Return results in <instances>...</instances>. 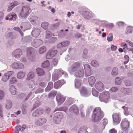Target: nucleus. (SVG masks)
I'll use <instances>...</instances> for the list:
<instances>
[{"label":"nucleus","instance_id":"1","mask_svg":"<svg viewBox=\"0 0 133 133\" xmlns=\"http://www.w3.org/2000/svg\"><path fill=\"white\" fill-rule=\"evenodd\" d=\"M104 114L99 107L96 108L93 111L92 120L94 122H99L103 118Z\"/></svg>","mask_w":133,"mask_h":133},{"label":"nucleus","instance_id":"2","mask_svg":"<svg viewBox=\"0 0 133 133\" xmlns=\"http://www.w3.org/2000/svg\"><path fill=\"white\" fill-rule=\"evenodd\" d=\"M62 75H63L64 77L65 78H67L68 77L67 73L62 69L55 70L52 75V81L55 82L58 80Z\"/></svg>","mask_w":133,"mask_h":133},{"label":"nucleus","instance_id":"3","mask_svg":"<svg viewBox=\"0 0 133 133\" xmlns=\"http://www.w3.org/2000/svg\"><path fill=\"white\" fill-rule=\"evenodd\" d=\"M80 66V64L78 62H75L68 68V71L70 74L72 75L79 69Z\"/></svg>","mask_w":133,"mask_h":133},{"label":"nucleus","instance_id":"4","mask_svg":"<svg viewBox=\"0 0 133 133\" xmlns=\"http://www.w3.org/2000/svg\"><path fill=\"white\" fill-rule=\"evenodd\" d=\"M110 94L108 91H104L101 93L99 95V99L100 101L107 103L110 99Z\"/></svg>","mask_w":133,"mask_h":133},{"label":"nucleus","instance_id":"5","mask_svg":"<svg viewBox=\"0 0 133 133\" xmlns=\"http://www.w3.org/2000/svg\"><path fill=\"white\" fill-rule=\"evenodd\" d=\"M30 10V8L29 6H23L21 10L19 15L21 17L25 18L29 15Z\"/></svg>","mask_w":133,"mask_h":133},{"label":"nucleus","instance_id":"6","mask_svg":"<svg viewBox=\"0 0 133 133\" xmlns=\"http://www.w3.org/2000/svg\"><path fill=\"white\" fill-rule=\"evenodd\" d=\"M121 126L122 130L123 132L128 133V129L129 126V123L126 118L122 119L121 124Z\"/></svg>","mask_w":133,"mask_h":133},{"label":"nucleus","instance_id":"7","mask_svg":"<svg viewBox=\"0 0 133 133\" xmlns=\"http://www.w3.org/2000/svg\"><path fill=\"white\" fill-rule=\"evenodd\" d=\"M34 51L35 50L33 48L31 47L28 48L27 54L28 58L32 62L35 59Z\"/></svg>","mask_w":133,"mask_h":133},{"label":"nucleus","instance_id":"8","mask_svg":"<svg viewBox=\"0 0 133 133\" xmlns=\"http://www.w3.org/2000/svg\"><path fill=\"white\" fill-rule=\"evenodd\" d=\"M82 10V11H80V13L85 19L88 20L92 17L93 16L91 12L86 11L84 9Z\"/></svg>","mask_w":133,"mask_h":133},{"label":"nucleus","instance_id":"9","mask_svg":"<svg viewBox=\"0 0 133 133\" xmlns=\"http://www.w3.org/2000/svg\"><path fill=\"white\" fill-rule=\"evenodd\" d=\"M66 98L60 94H58L56 97V99L58 105H61L64 102Z\"/></svg>","mask_w":133,"mask_h":133},{"label":"nucleus","instance_id":"10","mask_svg":"<svg viewBox=\"0 0 133 133\" xmlns=\"http://www.w3.org/2000/svg\"><path fill=\"white\" fill-rule=\"evenodd\" d=\"M62 118V115L59 112L56 113L53 118L54 123L56 124H59Z\"/></svg>","mask_w":133,"mask_h":133},{"label":"nucleus","instance_id":"11","mask_svg":"<svg viewBox=\"0 0 133 133\" xmlns=\"http://www.w3.org/2000/svg\"><path fill=\"white\" fill-rule=\"evenodd\" d=\"M113 124L116 125L119 124L121 120L120 115L119 114L115 113L112 115Z\"/></svg>","mask_w":133,"mask_h":133},{"label":"nucleus","instance_id":"12","mask_svg":"<svg viewBox=\"0 0 133 133\" xmlns=\"http://www.w3.org/2000/svg\"><path fill=\"white\" fill-rule=\"evenodd\" d=\"M44 113V110L42 108H39L35 110L32 114L34 117H37L41 115Z\"/></svg>","mask_w":133,"mask_h":133},{"label":"nucleus","instance_id":"13","mask_svg":"<svg viewBox=\"0 0 133 133\" xmlns=\"http://www.w3.org/2000/svg\"><path fill=\"white\" fill-rule=\"evenodd\" d=\"M22 55V51L20 49H17L12 52V55L16 58H19Z\"/></svg>","mask_w":133,"mask_h":133},{"label":"nucleus","instance_id":"14","mask_svg":"<svg viewBox=\"0 0 133 133\" xmlns=\"http://www.w3.org/2000/svg\"><path fill=\"white\" fill-rule=\"evenodd\" d=\"M80 91L81 95L83 97H88L89 96L90 93L89 92L86 88L83 87L80 90Z\"/></svg>","mask_w":133,"mask_h":133},{"label":"nucleus","instance_id":"15","mask_svg":"<svg viewBox=\"0 0 133 133\" xmlns=\"http://www.w3.org/2000/svg\"><path fill=\"white\" fill-rule=\"evenodd\" d=\"M95 87L97 90L100 92L103 91L104 88V84L100 81L96 82L95 84Z\"/></svg>","mask_w":133,"mask_h":133},{"label":"nucleus","instance_id":"16","mask_svg":"<svg viewBox=\"0 0 133 133\" xmlns=\"http://www.w3.org/2000/svg\"><path fill=\"white\" fill-rule=\"evenodd\" d=\"M42 41L39 39H35L32 43V46L36 48L43 43Z\"/></svg>","mask_w":133,"mask_h":133},{"label":"nucleus","instance_id":"17","mask_svg":"<svg viewBox=\"0 0 133 133\" xmlns=\"http://www.w3.org/2000/svg\"><path fill=\"white\" fill-rule=\"evenodd\" d=\"M74 76L76 77L79 78L83 77L84 76V71L83 69H78L74 73Z\"/></svg>","mask_w":133,"mask_h":133},{"label":"nucleus","instance_id":"18","mask_svg":"<svg viewBox=\"0 0 133 133\" xmlns=\"http://www.w3.org/2000/svg\"><path fill=\"white\" fill-rule=\"evenodd\" d=\"M65 83V81L63 79L59 80L54 83V88L57 89L60 88Z\"/></svg>","mask_w":133,"mask_h":133},{"label":"nucleus","instance_id":"19","mask_svg":"<svg viewBox=\"0 0 133 133\" xmlns=\"http://www.w3.org/2000/svg\"><path fill=\"white\" fill-rule=\"evenodd\" d=\"M12 66L13 68L22 69L24 68V65L21 63L14 62L12 64Z\"/></svg>","mask_w":133,"mask_h":133},{"label":"nucleus","instance_id":"20","mask_svg":"<svg viewBox=\"0 0 133 133\" xmlns=\"http://www.w3.org/2000/svg\"><path fill=\"white\" fill-rule=\"evenodd\" d=\"M46 119L44 118H39L36 122L35 124L37 125L41 126L45 123L46 122Z\"/></svg>","mask_w":133,"mask_h":133},{"label":"nucleus","instance_id":"21","mask_svg":"<svg viewBox=\"0 0 133 133\" xmlns=\"http://www.w3.org/2000/svg\"><path fill=\"white\" fill-rule=\"evenodd\" d=\"M6 36L7 38H9L12 39H15L17 38V34L15 32H10L6 34Z\"/></svg>","mask_w":133,"mask_h":133},{"label":"nucleus","instance_id":"22","mask_svg":"<svg viewBox=\"0 0 133 133\" xmlns=\"http://www.w3.org/2000/svg\"><path fill=\"white\" fill-rule=\"evenodd\" d=\"M40 30L38 28H34L31 34L34 37H37L40 34Z\"/></svg>","mask_w":133,"mask_h":133},{"label":"nucleus","instance_id":"23","mask_svg":"<svg viewBox=\"0 0 133 133\" xmlns=\"http://www.w3.org/2000/svg\"><path fill=\"white\" fill-rule=\"evenodd\" d=\"M16 15L14 13H10L8 15L5 17L6 20H15L16 19Z\"/></svg>","mask_w":133,"mask_h":133},{"label":"nucleus","instance_id":"24","mask_svg":"<svg viewBox=\"0 0 133 133\" xmlns=\"http://www.w3.org/2000/svg\"><path fill=\"white\" fill-rule=\"evenodd\" d=\"M102 124L101 125L99 131H102L105 128L106 125L108 123V120L106 119H104L101 121Z\"/></svg>","mask_w":133,"mask_h":133},{"label":"nucleus","instance_id":"25","mask_svg":"<svg viewBox=\"0 0 133 133\" xmlns=\"http://www.w3.org/2000/svg\"><path fill=\"white\" fill-rule=\"evenodd\" d=\"M69 110L71 112H74L76 114H77L79 112L78 107L75 104H74L71 106Z\"/></svg>","mask_w":133,"mask_h":133},{"label":"nucleus","instance_id":"26","mask_svg":"<svg viewBox=\"0 0 133 133\" xmlns=\"http://www.w3.org/2000/svg\"><path fill=\"white\" fill-rule=\"evenodd\" d=\"M88 79L89 85L91 87H92L96 81L95 77L93 76H91L88 77Z\"/></svg>","mask_w":133,"mask_h":133},{"label":"nucleus","instance_id":"27","mask_svg":"<svg viewBox=\"0 0 133 133\" xmlns=\"http://www.w3.org/2000/svg\"><path fill=\"white\" fill-rule=\"evenodd\" d=\"M37 74L39 76H43L45 74V72L42 68H38L36 69Z\"/></svg>","mask_w":133,"mask_h":133},{"label":"nucleus","instance_id":"28","mask_svg":"<svg viewBox=\"0 0 133 133\" xmlns=\"http://www.w3.org/2000/svg\"><path fill=\"white\" fill-rule=\"evenodd\" d=\"M53 87V83L50 82H49L48 85L45 89L46 92H48L50 91Z\"/></svg>","mask_w":133,"mask_h":133},{"label":"nucleus","instance_id":"29","mask_svg":"<svg viewBox=\"0 0 133 133\" xmlns=\"http://www.w3.org/2000/svg\"><path fill=\"white\" fill-rule=\"evenodd\" d=\"M82 80L81 79H75V86L77 88H79L81 86Z\"/></svg>","mask_w":133,"mask_h":133},{"label":"nucleus","instance_id":"30","mask_svg":"<svg viewBox=\"0 0 133 133\" xmlns=\"http://www.w3.org/2000/svg\"><path fill=\"white\" fill-rule=\"evenodd\" d=\"M35 76V74L33 72H29L28 74L26 79L27 81L31 80L34 78Z\"/></svg>","mask_w":133,"mask_h":133},{"label":"nucleus","instance_id":"31","mask_svg":"<svg viewBox=\"0 0 133 133\" xmlns=\"http://www.w3.org/2000/svg\"><path fill=\"white\" fill-rule=\"evenodd\" d=\"M121 91L122 93L126 94H128L131 92V90L129 89L125 88H122L121 89Z\"/></svg>","mask_w":133,"mask_h":133},{"label":"nucleus","instance_id":"32","mask_svg":"<svg viewBox=\"0 0 133 133\" xmlns=\"http://www.w3.org/2000/svg\"><path fill=\"white\" fill-rule=\"evenodd\" d=\"M55 46H53L49 50L53 57L55 56L57 53V50L55 49Z\"/></svg>","mask_w":133,"mask_h":133},{"label":"nucleus","instance_id":"33","mask_svg":"<svg viewBox=\"0 0 133 133\" xmlns=\"http://www.w3.org/2000/svg\"><path fill=\"white\" fill-rule=\"evenodd\" d=\"M118 72L117 68L116 67H114L112 70L111 74L113 76H115L118 74Z\"/></svg>","mask_w":133,"mask_h":133},{"label":"nucleus","instance_id":"34","mask_svg":"<svg viewBox=\"0 0 133 133\" xmlns=\"http://www.w3.org/2000/svg\"><path fill=\"white\" fill-rule=\"evenodd\" d=\"M12 106L11 101L9 100H7L6 101V105L5 108L7 109H10Z\"/></svg>","mask_w":133,"mask_h":133},{"label":"nucleus","instance_id":"35","mask_svg":"<svg viewBox=\"0 0 133 133\" xmlns=\"http://www.w3.org/2000/svg\"><path fill=\"white\" fill-rule=\"evenodd\" d=\"M16 89L14 86L12 85L11 86L10 90L12 95H15L16 94Z\"/></svg>","mask_w":133,"mask_h":133},{"label":"nucleus","instance_id":"36","mask_svg":"<svg viewBox=\"0 0 133 133\" xmlns=\"http://www.w3.org/2000/svg\"><path fill=\"white\" fill-rule=\"evenodd\" d=\"M68 110V108L64 106L59 108H56L54 112L57 111H63L66 112Z\"/></svg>","mask_w":133,"mask_h":133},{"label":"nucleus","instance_id":"37","mask_svg":"<svg viewBox=\"0 0 133 133\" xmlns=\"http://www.w3.org/2000/svg\"><path fill=\"white\" fill-rule=\"evenodd\" d=\"M68 31V30L67 29H65V30H61V31L58 34V36L60 38H62L64 37V35L66 34L65 32V31Z\"/></svg>","mask_w":133,"mask_h":133},{"label":"nucleus","instance_id":"38","mask_svg":"<svg viewBox=\"0 0 133 133\" xmlns=\"http://www.w3.org/2000/svg\"><path fill=\"white\" fill-rule=\"evenodd\" d=\"M25 75V73L23 71H20L17 74V77L19 79H22L23 78Z\"/></svg>","mask_w":133,"mask_h":133},{"label":"nucleus","instance_id":"39","mask_svg":"<svg viewBox=\"0 0 133 133\" xmlns=\"http://www.w3.org/2000/svg\"><path fill=\"white\" fill-rule=\"evenodd\" d=\"M133 32V28L132 27L129 26L127 28V30L125 31L126 34H128Z\"/></svg>","mask_w":133,"mask_h":133},{"label":"nucleus","instance_id":"40","mask_svg":"<svg viewBox=\"0 0 133 133\" xmlns=\"http://www.w3.org/2000/svg\"><path fill=\"white\" fill-rule=\"evenodd\" d=\"M50 64L48 61L46 60L42 64V67L43 68L48 67L49 65Z\"/></svg>","mask_w":133,"mask_h":133},{"label":"nucleus","instance_id":"41","mask_svg":"<svg viewBox=\"0 0 133 133\" xmlns=\"http://www.w3.org/2000/svg\"><path fill=\"white\" fill-rule=\"evenodd\" d=\"M83 65L85 71L91 69L90 66L87 64V62H84Z\"/></svg>","mask_w":133,"mask_h":133},{"label":"nucleus","instance_id":"42","mask_svg":"<svg viewBox=\"0 0 133 133\" xmlns=\"http://www.w3.org/2000/svg\"><path fill=\"white\" fill-rule=\"evenodd\" d=\"M46 49V47L43 46L40 48L39 49V53L40 54H43L45 52Z\"/></svg>","mask_w":133,"mask_h":133},{"label":"nucleus","instance_id":"43","mask_svg":"<svg viewBox=\"0 0 133 133\" xmlns=\"http://www.w3.org/2000/svg\"><path fill=\"white\" fill-rule=\"evenodd\" d=\"M91 65L92 66L97 67L98 66L99 63L97 61L93 60L91 62Z\"/></svg>","mask_w":133,"mask_h":133},{"label":"nucleus","instance_id":"44","mask_svg":"<svg viewBox=\"0 0 133 133\" xmlns=\"http://www.w3.org/2000/svg\"><path fill=\"white\" fill-rule=\"evenodd\" d=\"M48 23L46 22H43L41 25V27L45 30L48 28Z\"/></svg>","mask_w":133,"mask_h":133},{"label":"nucleus","instance_id":"45","mask_svg":"<svg viewBox=\"0 0 133 133\" xmlns=\"http://www.w3.org/2000/svg\"><path fill=\"white\" fill-rule=\"evenodd\" d=\"M22 113L23 114H26L27 112V107L25 105H23L22 107Z\"/></svg>","mask_w":133,"mask_h":133},{"label":"nucleus","instance_id":"46","mask_svg":"<svg viewBox=\"0 0 133 133\" xmlns=\"http://www.w3.org/2000/svg\"><path fill=\"white\" fill-rule=\"evenodd\" d=\"M115 84L117 85H120L121 83V81L120 78L118 77L116 78L115 79Z\"/></svg>","mask_w":133,"mask_h":133},{"label":"nucleus","instance_id":"47","mask_svg":"<svg viewBox=\"0 0 133 133\" xmlns=\"http://www.w3.org/2000/svg\"><path fill=\"white\" fill-rule=\"evenodd\" d=\"M57 39L56 37H53L50 38L49 40V42L50 43H53L56 42Z\"/></svg>","mask_w":133,"mask_h":133},{"label":"nucleus","instance_id":"48","mask_svg":"<svg viewBox=\"0 0 133 133\" xmlns=\"http://www.w3.org/2000/svg\"><path fill=\"white\" fill-rule=\"evenodd\" d=\"M14 29L15 30L18 31L20 33L21 35L22 36H23V33L19 28L18 27H15L14 28Z\"/></svg>","mask_w":133,"mask_h":133},{"label":"nucleus","instance_id":"49","mask_svg":"<svg viewBox=\"0 0 133 133\" xmlns=\"http://www.w3.org/2000/svg\"><path fill=\"white\" fill-rule=\"evenodd\" d=\"M46 36H45L46 38L48 39L52 35V33L48 30H46Z\"/></svg>","mask_w":133,"mask_h":133},{"label":"nucleus","instance_id":"50","mask_svg":"<svg viewBox=\"0 0 133 133\" xmlns=\"http://www.w3.org/2000/svg\"><path fill=\"white\" fill-rule=\"evenodd\" d=\"M9 78L6 73H4V76L2 78L1 80L4 82H6L8 79Z\"/></svg>","mask_w":133,"mask_h":133},{"label":"nucleus","instance_id":"51","mask_svg":"<svg viewBox=\"0 0 133 133\" xmlns=\"http://www.w3.org/2000/svg\"><path fill=\"white\" fill-rule=\"evenodd\" d=\"M113 39L112 34L111 33H110L108 36L107 40L108 42H111L112 41Z\"/></svg>","mask_w":133,"mask_h":133},{"label":"nucleus","instance_id":"52","mask_svg":"<svg viewBox=\"0 0 133 133\" xmlns=\"http://www.w3.org/2000/svg\"><path fill=\"white\" fill-rule=\"evenodd\" d=\"M53 57V56L49 50L46 54V58L47 59H51Z\"/></svg>","mask_w":133,"mask_h":133},{"label":"nucleus","instance_id":"53","mask_svg":"<svg viewBox=\"0 0 133 133\" xmlns=\"http://www.w3.org/2000/svg\"><path fill=\"white\" fill-rule=\"evenodd\" d=\"M92 95L95 97H97L98 96V92L95 90L94 88L92 89Z\"/></svg>","mask_w":133,"mask_h":133},{"label":"nucleus","instance_id":"54","mask_svg":"<svg viewBox=\"0 0 133 133\" xmlns=\"http://www.w3.org/2000/svg\"><path fill=\"white\" fill-rule=\"evenodd\" d=\"M91 69L85 70V77H88L91 74Z\"/></svg>","mask_w":133,"mask_h":133},{"label":"nucleus","instance_id":"55","mask_svg":"<svg viewBox=\"0 0 133 133\" xmlns=\"http://www.w3.org/2000/svg\"><path fill=\"white\" fill-rule=\"evenodd\" d=\"M19 4V2L16 1H15L11 3L10 4V5L11 7L14 8V7H15L17 5Z\"/></svg>","mask_w":133,"mask_h":133},{"label":"nucleus","instance_id":"56","mask_svg":"<svg viewBox=\"0 0 133 133\" xmlns=\"http://www.w3.org/2000/svg\"><path fill=\"white\" fill-rule=\"evenodd\" d=\"M125 61L124 62V63L125 64H126L129 61V57L128 55H125L124 57Z\"/></svg>","mask_w":133,"mask_h":133},{"label":"nucleus","instance_id":"57","mask_svg":"<svg viewBox=\"0 0 133 133\" xmlns=\"http://www.w3.org/2000/svg\"><path fill=\"white\" fill-rule=\"evenodd\" d=\"M66 102L68 103V105H70L73 103V101L71 98L67 99Z\"/></svg>","mask_w":133,"mask_h":133},{"label":"nucleus","instance_id":"58","mask_svg":"<svg viewBox=\"0 0 133 133\" xmlns=\"http://www.w3.org/2000/svg\"><path fill=\"white\" fill-rule=\"evenodd\" d=\"M16 82H17V80L16 78L15 77H13L10 80V84H13L15 83Z\"/></svg>","mask_w":133,"mask_h":133},{"label":"nucleus","instance_id":"59","mask_svg":"<svg viewBox=\"0 0 133 133\" xmlns=\"http://www.w3.org/2000/svg\"><path fill=\"white\" fill-rule=\"evenodd\" d=\"M122 108L123 109L124 111V114L125 115H127L129 114V112L128 111V108L125 107V106L122 107Z\"/></svg>","mask_w":133,"mask_h":133},{"label":"nucleus","instance_id":"60","mask_svg":"<svg viewBox=\"0 0 133 133\" xmlns=\"http://www.w3.org/2000/svg\"><path fill=\"white\" fill-rule=\"evenodd\" d=\"M118 88L116 87H112L110 90V91L111 92H116L117 91Z\"/></svg>","mask_w":133,"mask_h":133},{"label":"nucleus","instance_id":"61","mask_svg":"<svg viewBox=\"0 0 133 133\" xmlns=\"http://www.w3.org/2000/svg\"><path fill=\"white\" fill-rule=\"evenodd\" d=\"M5 95L4 91L2 90H0V100L2 99L4 97Z\"/></svg>","mask_w":133,"mask_h":133},{"label":"nucleus","instance_id":"62","mask_svg":"<svg viewBox=\"0 0 133 133\" xmlns=\"http://www.w3.org/2000/svg\"><path fill=\"white\" fill-rule=\"evenodd\" d=\"M63 43V46L64 47L68 46L69 44V41H66L62 42Z\"/></svg>","mask_w":133,"mask_h":133},{"label":"nucleus","instance_id":"63","mask_svg":"<svg viewBox=\"0 0 133 133\" xmlns=\"http://www.w3.org/2000/svg\"><path fill=\"white\" fill-rule=\"evenodd\" d=\"M78 132V133H87L88 132L86 130L84 129H81Z\"/></svg>","mask_w":133,"mask_h":133},{"label":"nucleus","instance_id":"64","mask_svg":"<svg viewBox=\"0 0 133 133\" xmlns=\"http://www.w3.org/2000/svg\"><path fill=\"white\" fill-rule=\"evenodd\" d=\"M39 85L42 88H44L46 85V84L44 82H41L39 83Z\"/></svg>","mask_w":133,"mask_h":133}]
</instances>
